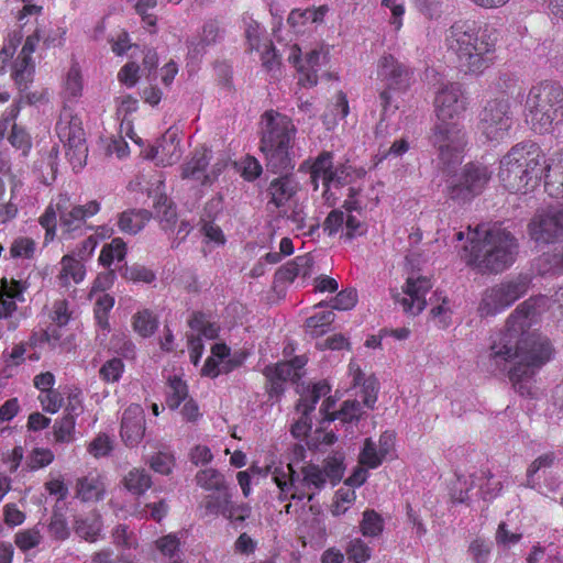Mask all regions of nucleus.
Listing matches in <instances>:
<instances>
[{"mask_svg":"<svg viewBox=\"0 0 563 563\" xmlns=\"http://www.w3.org/2000/svg\"><path fill=\"white\" fill-rule=\"evenodd\" d=\"M512 124L509 100L496 98L487 101L479 113L478 131L488 141H500L508 135Z\"/></svg>","mask_w":563,"mask_h":563,"instance_id":"9d476101","label":"nucleus"},{"mask_svg":"<svg viewBox=\"0 0 563 563\" xmlns=\"http://www.w3.org/2000/svg\"><path fill=\"white\" fill-rule=\"evenodd\" d=\"M384 530V520L374 509H366L360 522V531L364 537H378Z\"/></svg>","mask_w":563,"mask_h":563,"instance_id":"a18cd8bd","label":"nucleus"},{"mask_svg":"<svg viewBox=\"0 0 563 563\" xmlns=\"http://www.w3.org/2000/svg\"><path fill=\"white\" fill-rule=\"evenodd\" d=\"M151 468L162 475L170 474L174 466V456L167 453L158 452L148 460Z\"/></svg>","mask_w":563,"mask_h":563,"instance_id":"0e129e2a","label":"nucleus"},{"mask_svg":"<svg viewBox=\"0 0 563 563\" xmlns=\"http://www.w3.org/2000/svg\"><path fill=\"white\" fill-rule=\"evenodd\" d=\"M526 121L538 133L552 130L563 120V88L553 82L532 86L526 100Z\"/></svg>","mask_w":563,"mask_h":563,"instance_id":"423d86ee","label":"nucleus"},{"mask_svg":"<svg viewBox=\"0 0 563 563\" xmlns=\"http://www.w3.org/2000/svg\"><path fill=\"white\" fill-rule=\"evenodd\" d=\"M273 479L276 483L279 490L283 493H290L297 479H299V474L295 472L292 465L289 463L285 468L277 467L273 472Z\"/></svg>","mask_w":563,"mask_h":563,"instance_id":"8fccbe9b","label":"nucleus"},{"mask_svg":"<svg viewBox=\"0 0 563 563\" xmlns=\"http://www.w3.org/2000/svg\"><path fill=\"white\" fill-rule=\"evenodd\" d=\"M357 302V292L355 289L349 288L341 290L331 301L330 306L335 310H350Z\"/></svg>","mask_w":563,"mask_h":563,"instance_id":"bf43d9fd","label":"nucleus"},{"mask_svg":"<svg viewBox=\"0 0 563 563\" xmlns=\"http://www.w3.org/2000/svg\"><path fill=\"white\" fill-rule=\"evenodd\" d=\"M542 177L548 194L554 198H563V168L561 162L543 164Z\"/></svg>","mask_w":563,"mask_h":563,"instance_id":"473e14b6","label":"nucleus"},{"mask_svg":"<svg viewBox=\"0 0 563 563\" xmlns=\"http://www.w3.org/2000/svg\"><path fill=\"white\" fill-rule=\"evenodd\" d=\"M195 479L198 486L209 492L229 488L224 475L211 467L199 471Z\"/></svg>","mask_w":563,"mask_h":563,"instance_id":"4c0bfd02","label":"nucleus"},{"mask_svg":"<svg viewBox=\"0 0 563 563\" xmlns=\"http://www.w3.org/2000/svg\"><path fill=\"white\" fill-rule=\"evenodd\" d=\"M102 529L101 516L97 512H90L86 517H76L74 520L75 533L86 541H97Z\"/></svg>","mask_w":563,"mask_h":563,"instance_id":"c756f323","label":"nucleus"},{"mask_svg":"<svg viewBox=\"0 0 563 563\" xmlns=\"http://www.w3.org/2000/svg\"><path fill=\"white\" fill-rule=\"evenodd\" d=\"M34 68L32 57L20 53L13 65V78L21 91L33 80Z\"/></svg>","mask_w":563,"mask_h":563,"instance_id":"e433bc0d","label":"nucleus"},{"mask_svg":"<svg viewBox=\"0 0 563 563\" xmlns=\"http://www.w3.org/2000/svg\"><path fill=\"white\" fill-rule=\"evenodd\" d=\"M530 283L528 275L519 274L486 288L477 307L479 317L496 316L509 308L528 292Z\"/></svg>","mask_w":563,"mask_h":563,"instance_id":"0eeeda50","label":"nucleus"},{"mask_svg":"<svg viewBox=\"0 0 563 563\" xmlns=\"http://www.w3.org/2000/svg\"><path fill=\"white\" fill-rule=\"evenodd\" d=\"M121 274L124 278L133 282L152 283L155 279V274L140 264H133L131 266L124 265L121 268Z\"/></svg>","mask_w":563,"mask_h":563,"instance_id":"603ef678","label":"nucleus"},{"mask_svg":"<svg viewBox=\"0 0 563 563\" xmlns=\"http://www.w3.org/2000/svg\"><path fill=\"white\" fill-rule=\"evenodd\" d=\"M534 316V300H525L511 312L505 330L495 334L490 344L489 356L497 366L517 360L509 371V379L521 396L531 395L529 380L553 354L547 338L529 332Z\"/></svg>","mask_w":563,"mask_h":563,"instance_id":"f257e3e1","label":"nucleus"},{"mask_svg":"<svg viewBox=\"0 0 563 563\" xmlns=\"http://www.w3.org/2000/svg\"><path fill=\"white\" fill-rule=\"evenodd\" d=\"M14 541L19 549L29 551L41 543L42 534L37 528H31L18 532Z\"/></svg>","mask_w":563,"mask_h":563,"instance_id":"864d4df0","label":"nucleus"},{"mask_svg":"<svg viewBox=\"0 0 563 563\" xmlns=\"http://www.w3.org/2000/svg\"><path fill=\"white\" fill-rule=\"evenodd\" d=\"M330 387L327 383L314 384L311 388L302 387L298 390L300 398L296 405L297 411L300 413L299 419L291 426V433L295 438L300 439L307 435L311 429V420L309 413L314 410L316 404L321 396L329 393Z\"/></svg>","mask_w":563,"mask_h":563,"instance_id":"2eb2a0df","label":"nucleus"},{"mask_svg":"<svg viewBox=\"0 0 563 563\" xmlns=\"http://www.w3.org/2000/svg\"><path fill=\"white\" fill-rule=\"evenodd\" d=\"M140 66L135 62L126 63L118 73V79L126 87H134L140 78Z\"/></svg>","mask_w":563,"mask_h":563,"instance_id":"774afa93","label":"nucleus"},{"mask_svg":"<svg viewBox=\"0 0 563 563\" xmlns=\"http://www.w3.org/2000/svg\"><path fill=\"white\" fill-rule=\"evenodd\" d=\"M517 254V239L505 228L494 224L470 230L463 257L468 266L481 274H498L515 263Z\"/></svg>","mask_w":563,"mask_h":563,"instance_id":"f03ea898","label":"nucleus"},{"mask_svg":"<svg viewBox=\"0 0 563 563\" xmlns=\"http://www.w3.org/2000/svg\"><path fill=\"white\" fill-rule=\"evenodd\" d=\"M321 468L325 474L327 482H330L332 485L338 484L344 474L343 462L338 457L328 459L324 466Z\"/></svg>","mask_w":563,"mask_h":563,"instance_id":"680f3d73","label":"nucleus"},{"mask_svg":"<svg viewBox=\"0 0 563 563\" xmlns=\"http://www.w3.org/2000/svg\"><path fill=\"white\" fill-rule=\"evenodd\" d=\"M492 177V172L482 164H466L449 188V196L466 202L479 195Z\"/></svg>","mask_w":563,"mask_h":563,"instance_id":"ddd939ff","label":"nucleus"},{"mask_svg":"<svg viewBox=\"0 0 563 563\" xmlns=\"http://www.w3.org/2000/svg\"><path fill=\"white\" fill-rule=\"evenodd\" d=\"M145 413L137 404L130 405L122 415L120 435L129 448L137 446L145 434Z\"/></svg>","mask_w":563,"mask_h":563,"instance_id":"6ab92c4d","label":"nucleus"},{"mask_svg":"<svg viewBox=\"0 0 563 563\" xmlns=\"http://www.w3.org/2000/svg\"><path fill=\"white\" fill-rule=\"evenodd\" d=\"M378 389L377 378L374 375L367 376L366 382L363 383V387H361V404L368 409H373L377 401Z\"/></svg>","mask_w":563,"mask_h":563,"instance_id":"4d7b16f0","label":"nucleus"},{"mask_svg":"<svg viewBox=\"0 0 563 563\" xmlns=\"http://www.w3.org/2000/svg\"><path fill=\"white\" fill-rule=\"evenodd\" d=\"M210 152L206 147L196 148L190 161L183 166L181 177L192 179L201 185H208L217 179V174H207L206 168L210 162Z\"/></svg>","mask_w":563,"mask_h":563,"instance_id":"4be33fe9","label":"nucleus"},{"mask_svg":"<svg viewBox=\"0 0 563 563\" xmlns=\"http://www.w3.org/2000/svg\"><path fill=\"white\" fill-rule=\"evenodd\" d=\"M62 269L58 274V280L62 286H68L73 280L76 284L82 282L86 271L82 261L73 254H66L60 260Z\"/></svg>","mask_w":563,"mask_h":563,"instance_id":"7c9ffc66","label":"nucleus"},{"mask_svg":"<svg viewBox=\"0 0 563 563\" xmlns=\"http://www.w3.org/2000/svg\"><path fill=\"white\" fill-rule=\"evenodd\" d=\"M527 232L537 245L563 242V208L537 210L528 223Z\"/></svg>","mask_w":563,"mask_h":563,"instance_id":"f8f14e48","label":"nucleus"},{"mask_svg":"<svg viewBox=\"0 0 563 563\" xmlns=\"http://www.w3.org/2000/svg\"><path fill=\"white\" fill-rule=\"evenodd\" d=\"M188 388L185 382L179 377L174 376L168 380V387L166 391V405L172 410L179 407V405L187 398Z\"/></svg>","mask_w":563,"mask_h":563,"instance_id":"49530a36","label":"nucleus"},{"mask_svg":"<svg viewBox=\"0 0 563 563\" xmlns=\"http://www.w3.org/2000/svg\"><path fill=\"white\" fill-rule=\"evenodd\" d=\"M65 97L70 99H76L79 96H81L82 91V82H81V75L77 67L73 66L68 74L65 81Z\"/></svg>","mask_w":563,"mask_h":563,"instance_id":"6e6d98bb","label":"nucleus"},{"mask_svg":"<svg viewBox=\"0 0 563 563\" xmlns=\"http://www.w3.org/2000/svg\"><path fill=\"white\" fill-rule=\"evenodd\" d=\"M76 419L71 415H64L54 423V437L57 442L69 443L75 439Z\"/></svg>","mask_w":563,"mask_h":563,"instance_id":"09e8293b","label":"nucleus"},{"mask_svg":"<svg viewBox=\"0 0 563 563\" xmlns=\"http://www.w3.org/2000/svg\"><path fill=\"white\" fill-rule=\"evenodd\" d=\"M385 459V455H380V450L378 449L377 443L371 438L365 439L363 449L358 455L360 464L367 468H376Z\"/></svg>","mask_w":563,"mask_h":563,"instance_id":"de8ad7c7","label":"nucleus"},{"mask_svg":"<svg viewBox=\"0 0 563 563\" xmlns=\"http://www.w3.org/2000/svg\"><path fill=\"white\" fill-rule=\"evenodd\" d=\"M306 363L307 360L303 356H296L288 362L266 366L264 374L269 383L267 387L268 394L271 396H279L284 391V383L299 380Z\"/></svg>","mask_w":563,"mask_h":563,"instance_id":"dca6fc26","label":"nucleus"},{"mask_svg":"<svg viewBox=\"0 0 563 563\" xmlns=\"http://www.w3.org/2000/svg\"><path fill=\"white\" fill-rule=\"evenodd\" d=\"M299 190V183L290 175H283L274 178L267 188L269 203L276 208L284 207L287 202L295 201L294 198Z\"/></svg>","mask_w":563,"mask_h":563,"instance_id":"5701e85b","label":"nucleus"},{"mask_svg":"<svg viewBox=\"0 0 563 563\" xmlns=\"http://www.w3.org/2000/svg\"><path fill=\"white\" fill-rule=\"evenodd\" d=\"M8 140L12 146L22 151L23 155L27 154L32 145L29 133L16 124H13Z\"/></svg>","mask_w":563,"mask_h":563,"instance_id":"052dcab7","label":"nucleus"},{"mask_svg":"<svg viewBox=\"0 0 563 563\" xmlns=\"http://www.w3.org/2000/svg\"><path fill=\"white\" fill-rule=\"evenodd\" d=\"M538 273L542 276H562L563 275V246L553 252L544 253L538 263Z\"/></svg>","mask_w":563,"mask_h":563,"instance_id":"c9c22d12","label":"nucleus"},{"mask_svg":"<svg viewBox=\"0 0 563 563\" xmlns=\"http://www.w3.org/2000/svg\"><path fill=\"white\" fill-rule=\"evenodd\" d=\"M114 306V298L108 294L98 297L93 308V314L97 325L104 332L110 331L108 313Z\"/></svg>","mask_w":563,"mask_h":563,"instance_id":"c03bdc74","label":"nucleus"},{"mask_svg":"<svg viewBox=\"0 0 563 563\" xmlns=\"http://www.w3.org/2000/svg\"><path fill=\"white\" fill-rule=\"evenodd\" d=\"M152 484V476L144 468L134 467L123 477L124 487L136 496L143 495Z\"/></svg>","mask_w":563,"mask_h":563,"instance_id":"72a5a7b5","label":"nucleus"},{"mask_svg":"<svg viewBox=\"0 0 563 563\" xmlns=\"http://www.w3.org/2000/svg\"><path fill=\"white\" fill-rule=\"evenodd\" d=\"M439 121H456L466 110V98L459 82L442 84L434 98Z\"/></svg>","mask_w":563,"mask_h":563,"instance_id":"4468645a","label":"nucleus"},{"mask_svg":"<svg viewBox=\"0 0 563 563\" xmlns=\"http://www.w3.org/2000/svg\"><path fill=\"white\" fill-rule=\"evenodd\" d=\"M325 402L328 404L327 407L324 408V420L327 421H333L335 419H339L343 423L357 422L365 413V406L356 399H349L343 401L340 410L335 411L334 413H328V408L330 407L329 399H327L323 402L322 407L325 405ZM321 410H323V408H321Z\"/></svg>","mask_w":563,"mask_h":563,"instance_id":"c85d7f7f","label":"nucleus"},{"mask_svg":"<svg viewBox=\"0 0 563 563\" xmlns=\"http://www.w3.org/2000/svg\"><path fill=\"white\" fill-rule=\"evenodd\" d=\"M23 301V287L16 280L3 278L0 286V319L9 318L16 310L15 301Z\"/></svg>","mask_w":563,"mask_h":563,"instance_id":"393cba45","label":"nucleus"},{"mask_svg":"<svg viewBox=\"0 0 563 563\" xmlns=\"http://www.w3.org/2000/svg\"><path fill=\"white\" fill-rule=\"evenodd\" d=\"M325 59V55L319 49H311L306 54L305 58V77L300 78L303 86L312 87L318 82L317 67L321 65V60Z\"/></svg>","mask_w":563,"mask_h":563,"instance_id":"37998d69","label":"nucleus"},{"mask_svg":"<svg viewBox=\"0 0 563 563\" xmlns=\"http://www.w3.org/2000/svg\"><path fill=\"white\" fill-rule=\"evenodd\" d=\"M349 559L355 563H364L371 558V549L361 539L352 540L346 549Z\"/></svg>","mask_w":563,"mask_h":563,"instance_id":"13d9d810","label":"nucleus"},{"mask_svg":"<svg viewBox=\"0 0 563 563\" xmlns=\"http://www.w3.org/2000/svg\"><path fill=\"white\" fill-rule=\"evenodd\" d=\"M48 532L56 540H66L69 537L70 530L63 514L53 512L48 525Z\"/></svg>","mask_w":563,"mask_h":563,"instance_id":"5fc2aeb1","label":"nucleus"},{"mask_svg":"<svg viewBox=\"0 0 563 563\" xmlns=\"http://www.w3.org/2000/svg\"><path fill=\"white\" fill-rule=\"evenodd\" d=\"M22 33L15 32L12 36L9 37L8 42L3 45L0 51V73H3L7 68L9 60L13 57L18 45L22 41Z\"/></svg>","mask_w":563,"mask_h":563,"instance_id":"e2e57ef3","label":"nucleus"},{"mask_svg":"<svg viewBox=\"0 0 563 563\" xmlns=\"http://www.w3.org/2000/svg\"><path fill=\"white\" fill-rule=\"evenodd\" d=\"M335 314L332 310L317 312L306 320L307 331L312 336H321L330 330Z\"/></svg>","mask_w":563,"mask_h":563,"instance_id":"79ce46f5","label":"nucleus"},{"mask_svg":"<svg viewBox=\"0 0 563 563\" xmlns=\"http://www.w3.org/2000/svg\"><path fill=\"white\" fill-rule=\"evenodd\" d=\"M232 501V495L229 488L212 492L207 495L201 504L206 516H222L229 514V506Z\"/></svg>","mask_w":563,"mask_h":563,"instance_id":"2f4dec72","label":"nucleus"},{"mask_svg":"<svg viewBox=\"0 0 563 563\" xmlns=\"http://www.w3.org/2000/svg\"><path fill=\"white\" fill-rule=\"evenodd\" d=\"M56 132L66 147V156L73 168H82L87 161L88 147L81 120L74 115L70 110L64 109L56 123Z\"/></svg>","mask_w":563,"mask_h":563,"instance_id":"1a4fd4ad","label":"nucleus"},{"mask_svg":"<svg viewBox=\"0 0 563 563\" xmlns=\"http://www.w3.org/2000/svg\"><path fill=\"white\" fill-rule=\"evenodd\" d=\"M328 11V5H320L318 8L312 7L307 9H294L289 13L287 22L292 29L300 31L301 27L308 24L322 23Z\"/></svg>","mask_w":563,"mask_h":563,"instance_id":"bb28decb","label":"nucleus"},{"mask_svg":"<svg viewBox=\"0 0 563 563\" xmlns=\"http://www.w3.org/2000/svg\"><path fill=\"white\" fill-rule=\"evenodd\" d=\"M431 142L438 150L439 159L450 167L460 163L461 154L467 143L463 124L456 121H439L433 128Z\"/></svg>","mask_w":563,"mask_h":563,"instance_id":"6e6552de","label":"nucleus"},{"mask_svg":"<svg viewBox=\"0 0 563 563\" xmlns=\"http://www.w3.org/2000/svg\"><path fill=\"white\" fill-rule=\"evenodd\" d=\"M124 372V363L119 357L108 360L99 369V377L104 383H117Z\"/></svg>","mask_w":563,"mask_h":563,"instance_id":"3c124183","label":"nucleus"},{"mask_svg":"<svg viewBox=\"0 0 563 563\" xmlns=\"http://www.w3.org/2000/svg\"><path fill=\"white\" fill-rule=\"evenodd\" d=\"M300 485L308 489H312L314 494L324 488L328 483L325 474L319 465L308 464L301 468Z\"/></svg>","mask_w":563,"mask_h":563,"instance_id":"58836bf2","label":"nucleus"},{"mask_svg":"<svg viewBox=\"0 0 563 563\" xmlns=\"http://www.w3.org/2000/svg\"><path fill=\"white\" fill-rule=\"evenodd\" d=\"M543 164L538 146L518 144L500 161L498 177L509 191L526 194L542 178Z\"/></svg>","mask_w":563,"mask_h":563,"instance_id":"39448f33","label":"nucleus"},{"mask_svg":"<svg viewBox=\"0 0 563 563\" xmlns=\"http://www.w3.org/2000/svg\"><path fill=\"white\" fill-rule=\"evenodd\" d=\"M262 125L260 150L265 156L267 169L274 174L294 169L290 150L297 130L291 119L271 110L262 115Z\"/></svg>","mask_w":563,"mask_h":563,"instance_id":"20e7f679","label":"nucleus"},{"mask_svg":"<svg viewBox=\"0 0 563 563\" xmlns=\"http://www.w3.org/2000/svg\"><path fill=\"white\" fill-rule=\"evenodd\" d=\"M54 460V454L48 449H34L27 457V465L31 470H37L49 465Z\"/></svg>","mask_w":563,"mask_h":563,"instance_id":"69168bd1","label":"nucleus"},{"mask_svg":"<svg viewBox=\"0 0 563 563\" xmlns=\"http://www.w3.org/2000/svg\"><path fill=\"white\" fill-rule=\"evenodd\" d=\"M334 169L335 167L333 165V154L327 151L320 153L310 167V177L314 190L318 189V181L321 179L324 187L323 196L327 200H329L331 179Z\"/></svg>","mask_w":563,"mask_h":563,"instance_id":"b1692460","label":"nucleus"},{"mask_svg":"<svg viewBox=\"0 0 563 563\" xmlns=\"http://www.w3.org/2000/svg\"><path fill=\"white\" fill-rule=\"evenodd\" d=\"M99 211L100 203L97 200L84 206L73 205L66 195H60L57 200V212L62 234L68 239L81 235L86 220Z\"/></svg>","mask_w":563,"mask_h":563,"instance_id":"9b49d317","label":"nucleus"},{"mask_svg":"<svg viewBox=\"0 0 563 563\" xmlns=\"http://www.w3.org/2000/svg\"><path fill=\"white\" fill-rule=\"evenodd\" d=\"M224 35L225 29L220 20H206L198 34L186 42L188 57L191 59L200 58L207 52L208 47L221 43Z\"/></svg>","mask_w":563,"mask_h":563,"instance_id":"a211bd4d","label":"nucleus"},{"mask_svg":"<svg viewBox=\"0 0 563 563\" xmlns=\"http://www.w3.org/2000/svg\"><path fill=\"white\" fill-rule=\"evenodd\" d=\"M497 40L494 27H477L475 22L457 21L445 31L444 46L455 56L461 69L481 74L493 62Z\"/></svg>","mask_w":563,"mask_h":563,"instance_id":"7ed1b4c3","label":"nucleus"},{"mask_svg":"<svg viewBox=\"0 0 563 563\" xmlns=\"http://www.w3.org/2000/svg\"><path fill=\"white\" fill-rule=\"evenodd\" d=\"M75 490L76 497L87 503L102 499L106 487L98 475H89L77 479Z\"/></svg>","mask_w":563,"mask_h":563,"instance_id":"cd10ccee","label":"nucleus"},{"mask_svg":"<svg viewBox=\"0 0 563 563\" xmlns=\"http://www.w3.org/2000/svg\"><path fill=\"white\" fill-rule=\"evenodd\" d=\"M179 142L180 139L177 130L170 128L153 146H151L146 153V158L157 159L164 165H172L181 156Z\"/></svg>","mask_w":563,"mask_h":563,"instance_id":"412c9836","label":"nucleus"},{"mask_svg":"<svg viewBox=\"0 0 563 563\" xmlns=\"http://www.w3.org/2000/svg\"><path fill=\"white\" fill-rule=\"evenodd\" d=\"M152 218V213L145 209H129L119 214L118 227L125 234H137L144 229Z\"/></svg>","mask_w":563,"mask_h":563,"instance_id":"a878e982","label":"nucleus"},{"mask_svg":"<svg viewBox=\"0 0 563 563\" xmlns=\"http://www.w3.org/2000/svg\"><path fill=\"white\" fill-rule=\"evenodd\" d=\"M35 251V243L29 238L16 239L10 249L12 257L30 258Z\"/></svg>","mask_w":563,"mask_h":563,"instance_id":"338daca9","label":"nucleus"},{"mask_svg":"<svg viewBox=\"0 0 563 563\" xmlns=\"http://www.w3.org/2000/svg\"><path fill=\"white\" fill-rule=\"evenodd\" d=\"M156 217L159 219L161 228L164 231L172 230L177 222L176 208L166 196H159L154 203Z\"/></svg>","mask_w":563,"mask_h":563,"instance_id":"ea45409f","label":"nucleus"},{"mask_svg":"<svg viewBox=\"0 0 563 563\" xmlns=\"http://www.w3.org/2000/svg\"><path fill=\"white\" fill-rule=\"evenodd\" d=\"M555 461V454L553 452L544 453L538 456L527 468L525 486L528 488L536 489L539 486L540 472L553 466Z\"/></svg>","mask_w":563,"mask_h":563,"instance_id":"f704fd0d","label":"nucleus"},{"mask_svg":"<svg viewBox=\"0 0 563 563\" xmlns=\"http://www.w3.org/2000/svg\"><path fill=\"white\" fill-rule=\"evenodd\" d=\"M133 330L143 338L154 334L158 327L157 318L148 309L136 312L132 318Z\"/></svg>","mask_w":563,"mask_h":563,"instance_id":"a19ab883","label":"nucleus"},{"mask_svg":"<svg viewBox=\"0 0 563 563\" xmlns=\"http://www.w3.org/2000/svg\"><path fill=\"white\" fill-rule=\"evenodd\" d=\"M431 287V282L427 277H408L402 288L405 296L400 297L399 294H396L393 297L402 306L406 313L417 316L426 308V295Z\"/></svg>","mask_w":563,"mask_h":563,"instance_id":"f3484780","label":"nucleus"},{"mask_svg":"<svg viewBox=\"0 0 563 563\" xmlns=\"http://www.w3.org/2000/svg\"><path fill=\"white\" fill-rule=\"evenodd\" d=\"M377 76L388 89H406L410 85L411 73L393 55H384L378 62Z\"/></svg>","mask_w":563,"mask_h":563,"instance_id":"aec40b11","label":"nucleus"}]
</instances>
